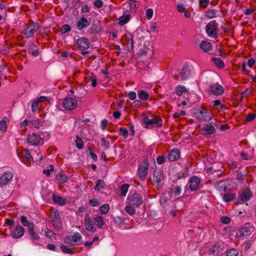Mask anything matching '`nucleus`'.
<instances>
[{
	"instance_id": "1",
	"label": "nucleus",
	"mask_w": 256,
	"mask_h": 256,
	"mask_svg": "<svg viewBox=\"0 0 256 256\" xmlns=\"http://www.w3.org/2000/svg\"><path fill=\"white\" fill-rule=\"evenodd\" d=\"M192 112L200 121L209 122L212 120V116L208 109L204 108L202 106L193 108Z\"/></svg>"
},
{
	"instance_id": "2",
	"label": "nucleus",
	"mask_w": 256,
	"mask_h": 256,
	"mask_svg": "<svg viewBox=\"0 0 256 256\" xmlns=\"http://www.w3.org/2000/svg\"><path fill=\"white\" fill-rule=\"evenodd\" d=\"M254 230V227L252 224L246 222L236 232V236L240 238L250 236Z\"/></svg>"
},
{
	"instance_id": "3",
	"label": "nucleus",
	"mask_w": 256,
	"mask_h": 256,
	"mask_svg": "<svg viewBox=\"0 0 256 256\" xmlns=\"http://www.w3.org/2000/svg\"><path fill=\"white\" fill-rule=\"evenodd\" d=\"M148 158H144L139 164L138 173L141 180H144L148 175Z\"/></svg>"
},
{
	"instance_id": "4",
	"label": "nucleus",
	"mask_w": 256,
	"mask_h": 256,
	"mask_svg": "<svg viewBox=\"0 0 256 256\" xmlns=\"http://www.w3.org/2000/svg\"><path fill=\"white\" fill-rule=\"evenodd\" d=\"M18 156L21 160L22 162L26 165H31L34 163V160L31 156L30 151L26 149L22 150L19 152L17 151Z\"/></svg>"
},
{
	"instance_id": "5",
	"label": "nucleus",
	"mask_w": 256,
	"mask_h": 256,
	"mask_svg": "<svg viewBox=\"0 0 256 256\" xmlns=\"http://www.w3.org/2000/svg\"><path fill=\"white\" fill-rule=\"evenodd\" d=\"M126 200L127 204L136 208H138L142 203V196L138 193L129 194Z\"/></svg>"
},
{
	"instance_id": "6",
	"label": "nucleus",
	"mask_w": 256,
	"mask_h": 256,
	"mask_svg": "<svg viewBox=\"0 0 256 256\" xmlns=\"http://www.w3.org/2000/svg\"><path fill=\"white\" fill-rule=\"evenodd\" d=\"M76 44L78 50L82 51L81 52L82 55L84 56L89 53L88 52L85 51L90 46V42L88 38H80L76 40Z\"/></svg>"
},
{
	"instance_id": "7",
	"label": "nucleus",
	"mask_w": 256,
	"mask_h": 256,
	"mask_svg": "<svg viewBox=\"0 0 256 256\" xmlns=\"http://www.w3.org/2000/svg\"><path fill=\"white\" fill-rule=\"evenodd\" d=\"M206 32L208 35L214 38H217V30L218 29V24L216 20L210 22L206 26Z\"/></svg>"
},
{
	"instance_id": "8",
	"label": "nucleus",
	"mask_w": 256,
	"mask_h": 256,
	"mask_svg": "<svg viewBox=\"0 0 256 256\" xmlns=\"http://www.w3.org/2000/svg\"><path fill=\"white\" fill-rule=\"evenodd\" d=\"M39 28L40 26L38 22H32L24 29V34L25 38H29L33 36Z\"/></svg>"
},
{
	"instance_id": "9",
	"label": "nucleus",
	"mask_w": 256,
	"mask_h": 256,
	"mask_svg": "<svg viewBox=\"0 0 256 256\" xmlns=\"http://www.w3.org/2000/svg\"><path fill=\"white\" fill-rule=\"evenodd\" d=\"M26 142L29 145L38 146L43 144V140L40 134L32 133L29 134L26 139Z\"/></svg>"
},
{
	"instance_id": "10",
	"label": "nucleus",
	"mask_w": 256,
	"mask_h": 256,
	"mask_svg": "<svg viewBox=\"0 0 256 256\" xmlns=\"http://www.w3.org/2000/svg\"><path fill=\"white\" fill-rule=\"evenodd\" d=\"M200 180L196 176H192L188 181V184L185 187L186 188H188L190 191L194 192L196 190L200 184Z\"/></svg>"
},
{
	"instance_id": "11",
	"label": "nucleus",
	"mask_w": 256,
	"mask_h": 256,
	"mask_svg": "<svg viewBox=\"0 0 256 256\" xmlns=\"http://www.w3.org/2000/svg\"><path fill=\"white\" fill-rule=\"evenodd\" d=\"M63 106L68 110H72L76 108L78 102L77 100L70 97H66L64 99Z\"/></svg>"
},
{
	"instance_id": "12",
	"label": "nucleus",
	"mask_w": 256,
	"mask_h": 256,
	"mask_svg": "<svg viewBox=\"0 0 256 256\" xmlns=\"http://www.w3.org/2000/svg\"><path fill=\"white\" fill-rule=\"evenodd\" d=\"M14 177V174L10 171L4 172L0 176V186H6L10 183Z\"/></svg>"
},
{
	"instance_id": "13",
	"label": "nucleus",
	"mask_w": 256,
	"mask_h": 256,
	"mask_svg": "<svg viewBox=\"0 0 256 256\" xmlns=\"http://www.w3.org/2000/svg\"><path fill=\"white\" fill-rule=\"evenodd\" d=\"M154 181L156 184L157 188H160L162 186V182L164 179V176L163 170L160 169H156L153 172Z\"/></svg>"
},
{
	"instance_id": "14",
	"label": "nucleus",
	"mask_w": 256,
	"mask_h": 256,
	"mask_svg": "<svg viewBox=\"0 0 256 256\" xmlns=\"http://www.w3.org/2000/svg\"><path fill=\"white\" fill-rule=\"evenodd\" d=\"M50 219L56 229L60 230L62 228V222L58 212H52L50 215Z\"/></svg>"
},
{
	"instance_id": "15",
	"label": "nucleus",
	"mask_w": 256,
	"mask_h": 256,
	"mask_svg": "<svg viewBox=\"0 0 256 256\" xmlns=\"http://www.w3.org/2000/svg\"><path fill=\"white\" fill-rule=\"evenodd\" d=\"M84 224L88 231L92 232H95L96 231V228L94 226V222L88 214H86L84 216Z\"/></svg>"
},
{
	"instance_id": "16",
	"label": "nucleus",
	"mask_w": 256,
	"mask_h": 256,
	"mask_svg": "<svg viewBox=\"0 0 256 256\" xmlns=\"http://www.w3.org/2000/svg\"><path fill=\"white\" fill-rule=\"evenodd\" d=\"M156 124L158 128H160L162 126V122L161 118L158 116H156L152 119H150L146 123V126L144 127L146 128L151 129L154 128V125Z\"/></svg>"
},
{
	"instance_id": "17",
	"label": "nucleus",
	"mask_w": 256,
	"mask_h": 256,
	"mask_svg": "<svg viewBox=\"0 0 256 256\" xmlns=\"http://www.w3.org/2000/svg\"><path fill=\"white\" fill-rule=\"evenodd\" d=\"M209 90L214 95L220 96L224 92V89L217 82L212 84L209 88Z\"/></svg>"
},
{
	"instance_id": "18",
	"label": "nucleus",
	"mask_w": 256,
	"mask_h": 256,
	"mask_svg": "<svg viewBox=\"0 0 256 256\" xmlns=\"http://www.w3.org/2000/svg\"><path fill=\"white\" fill-rule=\"evenodd\" d=\"M24 234V229L20 225L16 226L12 230H11L10 232V236L14 239L22 238Z\"/></svg>"
},
{
	"instance_id": "19",
	"label": "nucleus",
	"mask_w": 256,
	"mask_h": 256,
	"mask_svg": "<svg viewBox=\"0 0 256 256\" xmlns=\"http://www.w3.org/2000/svg\"><path fill=\"white\" fill-rule=\"evenodd\" d=\"M82 239V236L78 232H75L73 236H67L64 238L65 243L71 245H74L76 243L79 242Z\"/></svg>"
},
{
	"instance_id": "20",
	"label": "nucleus",
	"mask_w": 256,
	"mask_h": 256,
	"mask_svg": "<svg viewBox=\"0 0 256 256\" xmlns=\"http://www.w3.org/2000/svg\"><path fill=\"white\" fill-rule=\"evenodd\" d=\"M90 24V20L89 21L84 16L82 17L76 23V28L79 30L88 27Z\"/></svg>"
},
{
	"instance_id": "21",
	"label": "nucleus",
	"mask_w": 256,
	"mask_h": 256,
	"mask_svg": "<svg viewBox=\"0 0 256 256\" xmlns=\"http://www.w3.org/2000/svg\"><path fill=\"white\" fill-rule=\"evenodd\" d=\"M180 156V152L178 148L172 150L168 154V159L170 162H174L178 160Z\"/></svg>"
},
{
	"instance_id": "22",
	"label": "nucleus",
	"mask_w": 256,
	"mask_h": 256,
	"mask_svg": "<svg viewBox=\"0 0 256 256\" xmlns=\"http://www.w3.org/2000/svg\"><path fill=\"white\" fill-rule=\"evenodd\" d=\"M92 219L96 226L100 229L102 228L103 226L105 224L103 216L98 214H94L93 216Z\"/></svg>"
},
{
	"instance_id": "23",
	"label": "nucleus",
	"mask_w": 256,
	"mask_h": 256,
	"mask_svg": "<svg viewBox=\"0 0 256 256\" xmlns=\"http://www.w3.org/2000/svg\"><path fill=\"white\" fill-rule=\"evenodd\" d=\"M130 19V15L128 10H126L123 13V15L118 18V24L121 26H124L128 23Z\"/></svg>"
},
{
	"instance_id": "24",
	"label": "nucleus",
	"mask_w": 256,
	"mask_h": 256,
	"mask_svg": "<svg viewBox=\"0 0 256 256\" xmlns=\"http://www.w3.org/2000/svg\"><path fill=\"white\" fill-rule=\"evenodd\" d=\"M52 200L55 204L60 206H64L67 203V200L66 198L56 194L52 195Z\"/></svg>"
},
{
	"instance_id": "25",
	"label": "nucleus",
	"mask_w": 256,
	"mask_h": 256,
	"mask_svg": "<svg viewBox=\"0 0 256 256\" xmlns=\"http://www.w3.org/2000/svg\"><path fill=\"white\" fill-rule=\"evenodd\" d=\"M180 76L181 78V80H186L190 75V70L188 66L184 65L180 72Z\"/></svg>"
},
{
	"instance_id": "26",
	"label": "nucleus",
	"mask_w": 256,
	"mask_h": 256,
	"mask_svg": "<svg viewBox=\"0 0 256 256\" xmlns=\"http://www.w3.org/2000/svg\"><path fill=\"white\" fill-rule=\"evenodd\" d=\"M222 199L226 202H232L236 198V194L226 192L224 194H222Z\"/></svg>"
},
{
	"instance_id": "27",
	"label": "nucleus",
	"mask_w": 256,
	"mask_h": 256,
	"mask_svg": "<svg viewBox=\"0 0 256 256\" xmlns=\"http://www.w3.org/2000/svg\"><path fill=\"white\" fill-rule=\"evenodd\" d=\"M252 196V194L250 190L246 188L240 194V200L244 202H246L249 200L250 197Z\"/></svg>"
},
{
	"instance_id": "28",
	"label": "nucleus",
	"mask_w": 256,
	"mask_h": 256,
	"mask_svg": "<svg viewBox=\"0 0 256 256\" xmlns=\"http://www.w3.org/2000/svg\"><path fill=\"white\" fill-rule=\"evenodd\" d=\"M210 254L214 256H219L222 254V250L218 245H214L210 250Z\"/></svg>"
},
{
	"instance_id": "29",
	"label": "nucleus",
	"mask_w": 256,
	"mask_h": 256,
	"mask_svg": "<svg viewBox=\"0 0 256 256\" xmlns=\"http://www.w3.org/2000/svg\"><path fill=\"white\" fill-rule=\"evenodd\" d=\"M101 30L100 26L96 24L93 23L88 30L89 34H96L99 32Z\"/></svg>"
},
{
	"instance_id": "30",
	"label": "nucleus",
	"mask_w": 256,
	"mask_h": 256,
	"mask_svg": "<svg viewBox=\"0 0 256 256\" xmlns=\"http://www.w3.org/2000/svg\"><path fill=\"white\" fill-rule=\"evenodd\" d=\"M28 232L33 240H38L40 239V236L36 233L37 231H34V226L32 227L30 226V228H28Z\"/></svg>"
},
{
	"instance_id": "31",
	"label": "nucleus",
	"mask_w": 256,
	"mask_h": 256,
	"mask_svg": "<svg viewBox=\"0 0 256 256\" xmlns=\"http://www.w3.org/2000/svg\"><path fill=\"white\" fill-rule=\"evenodd\" d=\"M216 188L220 192H226L227 186L225 184V180L218 181L215 184Z\"/></svg>"
},
{
	"instance_id": "32",
	"label": "nucleus",
	"mask_w": 256,
	"mask_h": 256,
	"mask_svg": "<svg viewBox=\"0 0 256 256\" xmlns=\"http://www.w3.org/2000/svg\"><path fill=\"white\" fill-rule=\"evenodd\" d=\"M56 178L61 183L66 182L69 180L68 176L62 172H60L56 174Z\"/></svg>"
},
{
	"instance_id": "33",
	"label": "nucleus",
	"mask_w": 256,
	"mask_h": 256,
	"mask_svg": "<svg viewBox=\"0 0 256 256\" xmlns=\"http://www.w3.org/2000/svg\"><path fill=\"white\" fill-rule=\"evenodd\" d=\"M203 130L208 134H214L216 132L214 126L212 124H206Z\"/></svg>"
},
{
	"instance_id": "34",
	"label": "nucleus",
	"mask_w": 256,
	"mask_h": 256,
	"mask_svg": "<svg viewBox=\"0 0 256 256\" xmlns=\"http://www.w3.org/2000/svg\"><path fill=\"white\" fill-rule=\"evenodd\" d=\"M138 98L142 100H146L149 98L148 92L145 90H140L138 92Z\"/></svg>"
},
{
	"instance_id": "35",
	"label": "nucleus",
	"mask_w": 256,
	"mask_h": 256,
	"mask_svg": "<svg viewBox=\"0 0 256 256\" xmlns=\"http://www.w3.org/2000/svg\"><path fill=\"white\" fill-rule=\"evenodd\" d=\"M200 46L204 52H208L212 48L210 42L204 40L201 42Z\"/></svg>"
},
{
	"instance_id": "36",
	"label": "nucleus",
	"mask_w": 256,
	"mask_h": 256,
	"mask_svg": "<svg viewBox=\"0 0 256 256\" xmlns=\"http://www.w3.org/2000/svg\"><path fill=\"white\" fill-rule=\"evenodd\" d=\"M212 60L216 66L219 68H222L224 66V62L218 58H212Z\"/></svg>"
},
{
	"instance_id": "37",
	"label": "nucleus",
	"mask_w": 256,
	"mask_h": 256,
	"mask_svg": "<svg viewBox=\"0 0 256 256\" xmlns=\"http://www.w3.org/2000/svg\"><path fill=\"white\" fill-rule=\"evenodd\" d=\"M175 91L177 95L182 96L183 94L187 92V90L184 86H178L176 87Z\"/></svg>"
},
{
	"instance_id": "38",
	"label": "nucleus",
	"mask_w": 256,
	"mask_h": 256,
	"mask_svg": "<svg viewBox=\"0 0 256 256\" xmlns=\"http://www.w3.org/2000/svg\"><path fill=\"white\" fill-rule=\"evenodd\" d=\"M20 220L22 224L24 226H28V228H30V226L32 227L34 225V223L30 222L27 220V218L24 216H22L20 217Z\"/></svg>"
},
{
	"instance_id": "39",
	"label": "nucleus",
	"mask_w": 256,
	"mask_h": 256,
	"mask_svg": "<svg viewBox=\"0 0 256 256\" xmlns=\"http://www.w3.org/2000/svg\"><path fill=\"white\" fill-rule=\"evenodd\" d=\"M42 125L40 121L38 119L34 120H29V126L31 128H38Z\"/></svg>"
},
{
	"instance_id": "40",
	"label": "nucleus",
	"mask_w": 256,
	"mask_h": 256,
	"mask_svg": "<svg viewBox=\"0 0 256 256\" xmlns=\"http://www.w3.org/2000/svg\"><path fill=\"white\" fill-rule=\"evenodd\" d=\"M76 147L78 149L81 150L83 148L84 146L83 140L82 138L79 136L78 135H76Z\"/></svg>"
},
{
	"instance_id": "41",
	"label": "nucleus",
	"mask_w": 256,
	"mask_h": 256,
	"mask_svg": "<svg viewBox=\"0 0 256 256\" xmlns=\"http://www.w3.org/2000/svg\"><path fill=\"white\" fill-rule=\"evenodd\" d=\"M110 210V206L108 204H104L101 206L99 208V210L100 214H107Z\"/></svg>"
},
{
	"instance_id": "42",
	"label": "nucleus",
	"mask_w": 256,
	"mask_h": 256,
	"mask_svg": "<svg viewBox=\"0 0 256 256\" xmlns=\"http://www.w3.org/2000/svg\"><path fill=\"white\" fill-rule=\"evenodd\" d=\"M105 186V183L102 180L100 179L97 180L96 186L94 188V190L97 191L100 190L102 188H104Z\"/></svg>"
},
{
	"instance_id": "43",
	"label": "nucleus",
	"mask_w": 256,
	"mask_h": 256,
	"mask_svg": "<svg viewBox=\"0 0 256 256\" xmlns=\"http://www.w3.org/2000/svg\"><path fill=\"white\" fill-rule=\"evenodd\" d=\"M135 206L132 205H128L125 208V210L128 214L130 216L134 215L136 213Z\"/></svg>"
},
{
	"instance_id": "44",
	"label": "nucleus",
	"mask_w": 256,
	"mask_h": 256,
	"mask_svg": "<svg viewBox=\"0 0 256 256\" xmlns=\"http://www.w3.org/2000/svg\"><path fill=\"white\" fill-rule=\"evenodd\" d=\"M129 185L128 184H123L120 187V195L126 196L128 192Z\"/></svg>"
},
{
	"instance_id": "45",
	"label": "nucleus",
	"mask_w": 256,
	"mask_h": 256,
	"mask_svg": "<svg viewBox=\"0 0 256 256\" xmlns=\"http://www.w3.org/2000/svg\"><path fill=\"white\" fill-rule=\"evenodd\" d=\"M29 126V120H24L20 124V130L26 132V126Z\"/></svg>"
},
{
	"instance_id": "46",
	"label": "nucleus",
	"mask_w": 256,
	"mask_h": 256,
	"mask_svg": "<svg viewBox=\"0 0 256 256\" xmlns=\"http://www.w3.org/2000/svg\"><path fill=\"white\" fill-rule=\"evenodd\" d=\"M238 254V250L234 248H230L226 251L227 256H237Z\"/></svg>"
},
{
	"instance_id": "47",
	"label": "nucleus",
	"mask_w": 256,
	"mask_h": 256,
	"mask_svg": "<svg viewBox=\"0 0 256 256\" xmlns=\"http://www.w3.org/2000/svg\"><path fill=\"white\" fill-rule=\"evenodd\" d=\"M216 10H209L206 12V16L208 18H212L216 16Z\"/></svg>"
},
{
	"instance_id": "48",
	"label": "nucleus",
	"mask_w": 256,
	"mask_h": 256,
	"mask_svg": "<svg viewBox=\"0 0 256 256\" xmlns=\"http://www.w3.org/2000/svg\"><path fill=\"white\" fill-rule=\"evenodd\" d=\"M128 4L130 7V10L132 12H136V0H128Z\"/></svg>"
},
{
	"instance_id": "49",
	"label": "nucleus",
	"mask_w": 256,
	"mask_h": 256,
	"mask_svg": "<svg viewBox=\"0 0 256 256\" xmlns=\"http://www.w3.org/2000/svg\"><path fill=\"white\" fill-rule=\"evenodd\" d=\"M71 28L69 24H64L60 29V32L62 34H65L70 31Z\"/></svg>"
},
{
	"instance_id": "50",
	"label": "nucleus",
	"mask_w": 256,
	"mask_h": 256,
	"mask_svg": "<svg viewBox=\"0 0 256 256\" xmlns=\"http://www.w3.org/2000/svg\"><path fill=\"white\" fill-rule=\"evenodd\" d=\"M60 249L64 252L66 254H73L74 253L68 246L62 244L60 246Z\"/></svg>"
},
{
	"instance_id": "51",
	"label": "nucleus",
	"mask_w": 256,
	"mask_h": 256,
	"mask_svg": "<svg viewBox=\"0 0 256 256\" xmlns=\"http://www.w3.org/2000/svg\"><path fill=\"white\" fill-rule=\"evenodd\" d=\"M127 48L130 51H132L134 48V40L132 36L127 40Z\"/></svg>"
},
{
	"instance_id": "52",
	"label": "nucleus",
	"mask_w": 256,
	"mask_h": 256,
	"mask_svg": "<svg viewBox=\"0 0 256 256\" xmlns=\"http://www.w3.org/2000/svg\"><path fill=\"white\" fill-rule=\"evenodd\" d=\"M120 135H121L123 136L124 138H126L128 135L127 129L122 127L120 128Z\"/></svg>"
},
{
	"instance_id": "53",
	"label": "nucleus",
	"mask_w": 256,
	"mask_h": 256,
	"mask_svg": "<svg viewBox=\"0 0 256 256\" xmlns=\"http://www.w3.org/2000/svg\"><path fill=\"white\" fill-rule=\"evenodd\" d=\"M100 204L99 200L96 198L92 199L89 202V204L92 206H97Z\"/></svg>"
},
{
	"instance_id": "54",
	"label": "nucleus",
	"mask_w": 256,
	"mask_h": 256,
	"mask_svg": "<svg viewBox=\"0 0 256 256\" xmlns=\"http://www.w3.org/2000/svg\"><path fill=\"white\" fill-rule=\"evenodd\" d=\"M50 169L44 170L42 172L43 174L47 176H49L50 173L54 170V166L52 164L50 165Z\"/></svg>"
},
{
	"instance_id": "55",
	"label": "nucleus",
	"mask_w": 256,
	"mask_h": 256,
	"mask_svg": "<svg viewBox=\"0 0 256 256\" xmlns=\"http://www.w3.org/2000/svg\"><path fill=\"white\" fill-rule=\"evenodd\" d=\"M210 2V0H200L199 4L200 7L206 8Z\"/></svg>"
},
{
	"instance_id": "56",
	"label": "nucleus",
	"mask_w": 256,
	"mask_h": 256,
	"mask_svg": "<svg viewBox=\"0 0 256 256\" xmlns=\"http://www.w3.org/2000/svg\"><path fill=\"white\" fill-rule=\"evenodd\" d=\"M220 222L224 224H228L230 222V218L228 216H224L220 218Z\"/></svg>"
},
{
	"instance_id": "57",
	"label": "nucleus",
	"mask_w": 256,
	"mask_h": 256,
	"mask_svg": "<svg viewBox=\"0 0 256 256\" xmlns=\"http://www.w3.org/2000/svg\"><path fill=\"white\" fill-rule=\"evenodd\" d=\"M101 145L106 148H108L110 147V144L109 142L106 140L104 138L101 139Z\"/></svg>"
},
{
	"instance_id": "58",
	"label": "nucleus",
	"mask_w": 256,
	"mask_h": 256,
	"mask_svg": "<svg viewBox=\"0 0 256 256\" xmlns=\"http://www.w3.org/2000/svg\"><path fill=\"white\" fill-rule=\"evenodd\" d=\"M39 102L37 100H34L32 104V110L33 112H35L38 109Z\"/></svg>"
},
{
	"instance_id": "59",
	"label": "nucleus",
	"mask_w": 256,
	"mask_h": 256,
	"mask_svg": "<svg viewBox=\"0 0 256 256\" xmlns=\"http://www.w3.org/2000/svg\"><path fill=\"white\" fill-rule=\"evenodd\" d=\"M90 80L92 82V86L93 87L96 86L97 84V78L94 75L92 74L90 76Z\"/></svg>"
},
{
	"instance_id": "60",
	"label": "nucleus",
	"mask_w": 256,
	"mask_h": 256,
	"mask_svg": "<svg viewBox=\"0 0 256 256\" xmlns=\"http://www.w3.org/2000/svg\"><path fill=\"white\" fill-rule=\"evenodd\" d=\"M143 118L141 120V123L142 125H144V126H146V123L148 121L150 120V118L148 116L145 114H142Z\"/></svg>"
},
{
	"instance_id": "61",
	"label": "nucleus",
	"mask_w": 256,
	"mask_h": 256,
	"mask_svg": "<svg viewBox=\"0 0 256 256\" xmlns=\"http://www.w3.org/2000/svg\"><path fill=\"white\" fill-rule=\"evenodd\" d=\"M166 158L164 156H159L156 158V162L158 164H162L165 162Z\"/></svg>"
},
{
	"instance_id": "62",
	"label": "nucleus",
	"mask_w": 256,
	"mask_h": 256,
	"mask_svg": "<svg viewBox=\"0 0 256 256\" xmlns=\"http://www.w3.org/2000/svg\"><path fill=\"white\" fill-rule=\"evenodd\" d=\"M256 117V114H254L250 113L248 114L246 118V122H250L254 120Z\"/></svg>"
},
{
	"instance_id": "63",
	"label": "nucleus",
	"mask_w": 256,
	"mask_h": 256,
	"mask_svg": "<svg viewBox=\"0 0 256 256\" xmlns=\"http://www.w3.org/2000/svg\"><path fill=\"white\" fill-rule=\"evenodd\" d=\"M213 106L214 107L216 108H220L222 109L224 108V106L221 104L220 101V100H216L213 102Z\"/></svg>"
},
{
	"instance_id": "64",
	"label": "nucleus",
	"mask_w": 256,
	"mask_h": 256,
	"mask_svg": "<svg viewBox=\"0 0 256 256\" xmlns=\"http://www.w3.org/2000/svg\"><path fill=\"white\" fill-rule=\"evenodd\" d=\"M153 15V10L152 8H149L146 11V17L148 20L152 18Z\"/></svg>"
}]
</instances>
